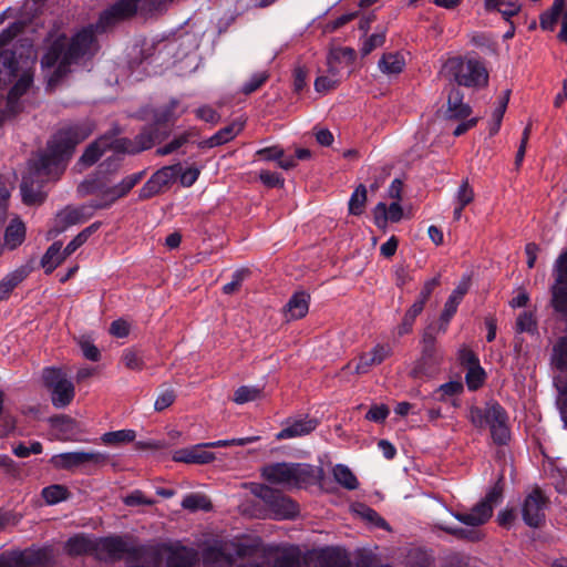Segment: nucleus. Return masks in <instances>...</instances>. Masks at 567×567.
<instances>
[{
    "label": "nucleus",
    "instance_id": "nucleus-1",
    "mask_svg": "<svg viewBox=\"0 0 567 567\" xmlns=\"http://www.w3.org/2000/svg\"><path fill=\"white\" fill-rule=\"evenodd\" d=\"M138 3L140 0H117L100 14L95 25L82 28L71 39L64 33L51 32V44L41 59L48 87L54 89L73 71V66L91 59L99 49L95 32H104L117 22L134 16Z\"/></svg>",
    "mask_w": 567,
    "mask_h": 567
},
{
    "label": "nucleus",
    "instance_id": "nucleus-2",
    "mask_svg": "<svg viewBox=\"0 0 567 567\" xmlns=\"http://www.w3.org/2000/svg\"><path fill=\"white\" fill-rule=\"evenodd\" d=\"M94 127L91 121L85 120L66 124L54 133L45 152L30 163V173L22 178L20 190L24 204L34 205L43 200L41 184L58 178L63 173L76 145L87 138Z\"/></svg>",
    "mask_w": 567,
    "mask_h": 567
},
{
    "label": "nucleus",
    "instance_id": "nucleus-3",
    "mask_svg": "<svg viewBox=\"0 0 567 567\" xmlns=\"http://www.w3.org/2000/svg\"><path fill=\"white\" fill-rule=\"evenodd\" d=\"M18 31V27L12 24L0 32V91L2 86L11 83L17 76L18 60L16 51L13 50V40ZM32 82V73L24 71L10 90L7 99L4 100L3 96L0 95V122L17 113L18 100L30 89Z\"/></svg>",
    "mask_w": 567,
    "mask_h": 567
},
{
    "label": "nucleus",
    "instance_id": "nucleus-4",
    "mask_svg": "<svg viewBox=\"0 0 567 567\" xmlns=\"http://www.w3.org/2000/svg\"><path fill=\"white\" fill-rule=\"evenodd\" d=\"M262 477L272 484L301 487L310 484L318 475L315 466L307 463H272L262 467Z\"/></svg>",
    "mask_w": 567,
    "mask_h": 567
},
{
    "label": "nucleus",
    "instance_id": "nucleus-5",
    "mask_svg": "<svg viewBox=\"0 0 567 567\" xmlns=\"http://www.w3.org/2000/svg\"><path fill=\"white\" fill-rule=\"evenodd\" d=\"M468 419L475 427L488 426L494 443L505 445L509 441L508 416L498 403L487 404L484 409L472 406Z\"/></svg>",
    "mask_w": 567,
    "mask_h": 567
},
{
    "label": "nucleus",
    "instance_id": "nucleus-6",
    "mask_svg": "<svg viewBox=\"0 0 567 567\" xmlns=\"http://www.w3.org/2000/svg\"><path fill=\"white\" fill-rule=\"evenodd\" d=\"M441 74L447 81L467 87L485 85L488 80L487 71L481 61L460 56L449 59L444 63Z\"/></svg>",
    "mask_w": 567,
    "mask_h": 567
},
{
    "label": "nucleus",
    "instance_id": "nucleus-7",
    "mask_svg": "<svg viewBox=\"0 0 567 567\" xmlns=\"http://www.w3.org/2000/svg\"><path fill=\"white\" fill-rule=\"evenodd\" d=\"M148 549L144 546L133 547L120 536L96 538L94 557L101 561H115L125 555L131 559L146 557Z\"/></svg>",
    "mask_w": 567,
    "mask_h": 567
},
{
    "label": "nucleus",
    "instance_id": "nucleus-8",
    "mask_svg": "<svg viewBox=\"0 0 567 567\" xmlns=\"http://www.w3.org/2000/svg\"><path fill=\"white\" fill-rule=\"evenodd\" d=\"M255 494L265 503L274 519H292L299 514L298 504L279 491L261 485L255 491Z\"/></svg>",
    "mask_w": 567,
    "mask_h": 567
},
{
    "label": "nucleus",
    "instance_id": "nucleus-9",
    "mask_svg": "<svg viewBox=\"0 0 567 567\" xmlns=\"http://www.w3.org/2000/svg\"><path fill=\"white\" fill-rule=\"evenodd\" d=\"M43 381L51 391L53 406L62 409L68 406L74 399L75 390L73 383L66 379L65 373L58 368H45Z\"/></svg>",
    "mask_w": 567,
    "mask_h": 567
},
{
    "label": "nucleus",
    "instance_id": "nucleus-10",
    "mask_svg": "<svg viewBox=\"0 0 567 567\" xmlns=\"http://www.w3.org/2000/svg\"><path fill=\"white\" fill-rule=\"evenodd\" d=\"M146 556H155L154 566L158 564V557H164L166 567H192L197 561V551L193 548L175 545H161L157 548L146 547Z\"/></svg>",
    "mask_w": 567,
    "mask_h": 567
},
{
    "label": "nucleus",
    "instance_id": "nucleus-11",
    "mask_svg": "<svg viewBox=\"0 0 567 567\" xmlns=\"http://www.w3.org/2000/svg\"><path fill=\"white\" fill-rule=\"evenodd\" d=\"M107 458L109 455L106 453L99 451H74L52 456L51 463L56 468L70 471L86 464L102 465L106 463Z\"/></svg>",
    "mask_w": 567,
    "mask_h": 567
},
{
    "label": "nucleus",
    "instance_id": "nucleus-12",
    "mask_svg": "<svg viewBox=\"0 0 567 567\" xmlns=\"http://www.w3.org/2000/svg\"><path fill=\"white\" fill-rule=\"evenodd\" d=\"M547 498L540 489H533L522 503V517L524 523L533 528L539 527L545 520Z\"/></svg>",
    "mask_w": 567,
    "mask_h": 567
},
{
    "label": "nucleus",
    "instance_id": "nucleus-13",
    "mask_svg": "<svg viewBox=\"0 0 567 567\" xmlns=\"http://www.w3.org/2000/svg\"><path fill=\"white\" fill-rule=\"evenodd\" d=\"M158 138V130L156 124L145 126L134 140L126 137L117 138L116 154H136L145 150H150Z\"/></svg>",
    "mask_w": 567,
    "mask_h": 567
},
{
    "label": "nucleus",
    "instance_id": "nucleus-14",
    "mask_svg": "<svg viewBox=\"0 0 567 567\" xmlns=\"http://www.w3.org/2000/svg\"><path fill=\"white\" fill-rule=\"evenodd\" d=\"M120 130L116 127L92 142L80 157V163L84 166H92L102 155L111 150L116 154V143Z\"/></svg>",
    "mask_w": 567,
    "mask_h": 567
},
{
    "label": "nucleus",
    "instance_id": "nucleus-15",
    "mask_svg": "<svg viewBox=\"0 0 567 567\" xmlns=\"http://www.w3.org/2000/svg\"><path fill=\"white\" fill-rule=\"evenodd\" d=\"M181 171V165L165 166L156 171L138 190L140 199H148L168 186Z\"/></svg>",
    "mask_w": 567,
    "mask_h": 567
},
{
    "label": "nucleus",
    "instance_id": "nucleus-16",
    "mask_svg": "<svg viewBox=\"0 0 567 567\" xmlns=\"http://www.w3.org/2000/svg\"><path fill=\"white\" fill-rule=\"evenodd\" d=\"M422 355L411 374L413 378H421L426 374L425 365H437L442 360V351L436 347V337L431 331L422 336Z\"/></svg>",
    "mask_w": 567,
    "mask_h": 567
},
{
    "label": "nucleus",
    "instance_id": "nucleus-17",
    "mask_svg": "<svg viewBox=\"0 0 567 567\" xmlns=\"http://www.w3.org/2000/svg\"><path fill=\"white\" fill-rule=\"evenodd\" d=\"M49 559L50 553L47 549H28L9 556H0V567L42 566Z\"/></svg>",
    "mask_w": 567,
    "mask_h": 567
},
{
    "label": "nucleus",
    "instance_id": "nucleus-18",
    "mask_svg": "<svg viewBox=\"0 0 567 567\" xmlns=\"http://www.w3.org/2000/svg\"><path fill=\"white\" fill-rule=\"evenodd\" d=\"M79 192L82 195L96 194V207L105 209L111 207L121 197L115 190V186H105L97 181H85L79 186Z\"/></svg>",
    "mask_w": 567,
    "mask_h": 567
},
{
    "label": "nucleus",
    "instance_id": "nucleus-19",
    "mask_svg": "<svg viewBox=\"0 0 567 567\" xmlns=\"http://www.w3.org/2000/svg\"><path fill=\"white\" fill-rule=\"evenodd\" d=\"M318 426V421L313 417L302 416L288 419L281 431L276 434L278 441L300 437L310 434Z\"/></svg>",
    "mask_w": 567,
    "mask_h": 567
},
{
    "label": "nucleus",
    "instance_id": "nucleus-20",
    "mask_svg": "<svg viewBox=\"0 0 567 567\" xmlns=\"http://www.w3.org/2000/svg\"><path fill=\"white\" fill-rule=\"evenodd\" d=\"M392 347L386 343L375 344L369 352L362 353L354 368L355 373L365 374L372 367L381 364L384 360L392 355Z\"/></svg>",
    "mask_w": 567,
    "mask_h": 567
},
{
    "label": "nucleus",
    "instance_id": "nucleus-21",
    "mask_svg": "<svg viewBox=\"0 0 567 567\" xmlns=\"http://www.w3.org/2000/svg\"><path fill=\"white\" fill-rule=\"evenodd\" d=\"M355 59V51L351 48H338L329 52L327 58V74L340 79L343 68L350 66Z\"/></svg>",
    "mask_w": 567,
    "mask_h": 567
},
{
    "label": "nucleus",
    "instance_id": "nucleus-22",
    "mask_svg": "<svg viewBox=\"0 0 567 567\" xmlns=\"http://www.w3.org/2000/svg\"><path fill=\"white\" fill-rule=\"evenodd\" d=\"M205 443L192 447L181 449L174 452L173 460L186 464H208L215 460V455L205 451Z\"/></svg>",
    "mask_w": 567,
    "mask_h": 567
},
{
    "label": "nucleus",
    "instance_id": "nucleus-23",
    "mask_svg": "<svg viewBox=\"0 0 567 567\" xmlns=\"http://www.w3.org/2000/svg\"><path fill=\"white\" fill-rule=\"evenodd\" d=\"M310 295L303 290L296 291L284 307L286 321L303 318L309 311Z\"/></svg>",
    "mask_w": 567,
    "mask_h": 567
},
{
    "label": "nucleus",
    "instance_id": "nucleus-24",
    "mask_svg": "<svg viewBox=\"0 0 567 567\" xmlns=\"http://www.w3.org/2000/svg\"><path fill=\"white\" fill-rule=\"evenodd\" d=\"M403 217V208L399 202H393L389 206L385 203L380 202L373 209L374 224L379 228H385L388 221L398 223Z\"/></svg>",
    "mask_w": 567,
    "mask_h": 567
},
{
    "label": "nucleus",
    "instance_id": "nucleus-25",
    "mask_svg": "<svg viewBox=\"0 0 567 567\" xmlns=\"http://www.w3.org/2000/svg\"><path fill=\"white\" fill-rule=\"evenodd\" d=\"M203 564L205 567H233L234 558L227 553L221 544L208 546L203 551Z\"/></svg>",
    "mask_w": 567,
    "mask_h": 567
},
{
    "label": "nucleus",
    "instance_id": "nucleus-26",
    "mask_svg": "<svg viewBox=\"0 0 567 567\" xmlns=\"http://www.w3.org/2000/svg\"><path fill=\"white\" fill-rule=\"evenodd\" d=\"M50 424L56 431L58 439L61 441H76L80 433L78 422L66 415H60L50 419Z\"/></svg>",
    "mask_w": 567,
    "mask_h": 567
},
{
    "label": "nucleus",
    "instance_id": "nucleus-27",
    "mask_svg": "<svg viewBox=\"0 0 567 567\" xmlns=\"http://www.w3.org/2000/svg\"><path fill=\"white\" fill-rule=\"evenodd\" d=\"M453 516L460 523L475 527L485 524L492 517V509L488 505L477 503L471 511L453 513Z\"/></svg>",
    "mask_w": 567,
    "mask_h": 567
},
{
    "label": "nucleus",
    "instance_id": "nucleus-28",
    "mask_svg": "<svg viewBox=\"0 0 567 567\" xmlns=\"http://www.w3.org/2000/svg\"><path fill=\"white\" fill-rule=\"evenodd\" d=\"M95 542L96 538L85 535L76 534L68 539L65 543V550L71 556H81L95 554Z\"/></svg>",
    "mask_w": 567,
    "mask_h": 567
},
{
    "label": "nucleus",
    "instance_id": "nucleus-29",
    "mask_svg": "<svg viewBox=\"0 0 567 567\" xmlns=\"http://www.w3.org/2000/svg\"><path fill=\"white\" fill-rule=\"evenodd\" d=\"M70 255H65V248L62 250V243L54 241L44 252L41 258V267L44 269L47 275H50L55 270L65 258Z\"/></svg>",
    "mask_w": 567,
    "mask_h": 567
},
{
    "label": "nucleus",
    "instance_id": "nucleus-30",
    "mask_svg": "<svg viewBox=\"0 0 567 567\" xmlns=\"http://www.w3.org/2000/svg\"><path fill=\"white\" fill-rule=\"evenodd\" d=\"M471 106L463 102V93L453 87L447 97V116L450 118L462 120L471 114Z\"/></svg>",
    "mask_w": 567,
    "mask_h": 567
},
{
    "label": "nucleus",
    "instance_id": "nucleus-31",
    "mask_svg": "<svg viewBox=\"0 0 567 567\" xmlns=\"http://www.w3.org/2000/svg\"><path fill=\"white\" fill-rule=\"evenodd\" d=\"M244 128V123L239 121H234L229 125L220 128L209 138L204 142V145L207 147H216L224 145L230 141H233Z\"/></svg>",
    "mask_w": 567,
    "mask_h": 567
},
{
    "label": "nucleus",
    "instance_id": "nucleus-32",
    "mask_svg": "<svg viewBox=\"0 0 567 567\" xmlns=\"http://www.w3.org/2000/svg\"><path fill=\"white\" fill-rule=\"evenodd\" d=\"M78 210L75 207L68 206L60 210L54 218V226L49 231L51 236H56L63 233L68 227L81 224L79 219Z\"/></svg>",
    "mask_w": 567,
    "mask_h": 567
},
{
    "label": "nucleus",
    "instance_id": "nucleus-33",
    "mask_svg": "<svg viewBox=\"0 0 567 567\" xmlns=\"http://www.w3.org/2000/svg\"><path fill=\"white\" fill-rule=\"evenodd\" d=\"M378 66L388 76L398 75L403 71L405 60L399 52L384 53L379 60Z\"/></svg>",
    "mask_w": 567,
    "mask_h": 567
},
{
    "label": "nucleus",
    "instance_id": "nucleus-34",
    "mask_svg": "<svg viewBox=\"0 0 567 567\" xmlns=\"http://www.w3.org/2000/svg\"><path fill=\"white\" fill-rule=\"evenodd\" d=\"M25 239V226L19 219L14 218L11 220L4 233V246L13 250L20 246Z\"/></svg>",
    "mask_w": 567,
    "mask_h": 567
},
{
    "label": "nucleus",
    "instance_id": "nucleus-35",
    "mask_svg": "<svg viewBox=\"0 0 567 567\" xmlns=\"http://www.w3.org/2000/svg\"><path fill=\"white\" fill-rule=\"evenodd\" d=\"M29 271L27 267H20L11 272H9L1 281H0V300H6L11 291L23 281Z\"/></svg>",
    "mask_w": 567,
    "mask_h": 567
},
{
    "label": "nucleus",
    "instance_id": "nucleus-36",
    "mask_svg": "<svg viewBox=\"0 0 567 567\" xmlns=\"http://www.w3.org/2000/svg\"><path fill=\"white\" fill-rule=\"evenodd\" d=\"M565 7V0H554L551 7L539 17V24L542 29L553 31L559 17L563 18V13L566 11Z\"/></svg>",
    "mask_w": 567,
    "mask_h": 567
},
{
    "label": "nucleus",
    "instance_id": "nucleus-37",
    "mask_svg": "<svg viewBox=\"0 0 567 567\" xmlns=\"http://www.w3.org/2000/svg\"><path fill=\"white\" fill-rule=\"evenodd\" d=\"M136 433L134 430H118L106 432L101 436V442L109 446H120L131 443L135 440Z\"/></svg>",
    "mask_w": 567,
    "mask_h": 567
},
{
    "label": "nucleus",
    "instance_id": "nucleus-38",
    "mask_svg": "<svg viewBox=\"0 0 567 567\" xmlns=\"http://www.w3.org/2000/svg\"><path fill=\"white\" fill-rule=\"evenodd\" d=\"M182 507L189 512L204 511L209 512L213 505L208 497L198 493H190L184 496Z\"/></svg>",
    "mask_w": 567,
    "mask_h": 567
},
{
    "label": "nucleus",
    "instance_id": "nucleus-39",
    "mask_svg": "<svg viewBox=\"0 0 567 567\" xmlns=\"http://www.w3.org/2000/svg\"><path fill=\"white\" fill-rule=\"evenodd\" d=\"M334 480L347 489H355L359 486V482L352 471L343 464H337L332 468Z\"/></svg>",
    "mask_w": 567,
    "mask_h": 567
},
{
    "label": "nucleus",
    "instance_id": "nucleus-40",
    "mask_svg": "<svg viewBox=\"0 0 567 567\" xmlns=\"http://www.w3.org/2000/svg\"><path fill=\"white\" fill-rule=\"evenodd\" d=\"M102 223L95 221L80 231L66 246H65V255H72L78 248H80L89 237L95 233Z\"/></svg>",
    "mask_w": 567,
    "mask_h": 567
},
{
    "label": "nucleus",
    "instance_id": "nucleus-41",
    "mask_svg": "<svg viewBox=\"0 0 567 567\" xmlns=\"http://www.w3.org/2000/svg\"><path fill=\"white\" fill-rule=\"evenodd\" d=\"M551 361L559 371L567 370V336L561 337L554 346Z\"/></svg>",
    "mask_w": 567,
    "mask_h": 567
},
{
    "label": "nucleus",
    "instance_id": "nucleus-42",
    "mask_svg": "<svg viewBox=\"0 0 567 567\" xmlns=\"http://www.w3.org/2000/svg\"><path fill=\"white\" fill-rule=\"evenodd\" d=\"M553 292V307L556 311L566 313L567 312V282L566 284H557L554 282L551 287Z\"/></svg>",
    "mask_w": 567,
    "mask_h": 567
},
{
    "label": "nucleus",
    "instance_id": "nucleus-43",
    "mask_svg": "<svg viewBox=\"0 0 567 567\" xmlns=\"http://www.w3.org/2000/svg\"><path fill=\"white\" fill-rule=\"evenodd\" d=\"M509 100V91H505L504 95L499 99L498 105L495 107L492 118L493 122L489 125V134L494 135L499 131L503 116L506 112V107Z\"/></svg>",
    "mask_w": 567,
    "mask_h": 567
},
{
    "label": "nucleus",
    "instance_id": "nucleus-44",
    "mask_svg": "<svg viewBox=\"0 0 567 567\" xmlns=\"http://www.w3.org/2000/svg\"><path fill=\"white\" fill-rule=\"evenodd\" d=\"M367 202V188L364 185H359L352 193L349 200V212L352 215H361Z\"/></svg>",
    "mask_w": 567,
    "mask_h": 567
},
{
    "label": "nucleus",
    "instance_id": "nucleus-45",
    "mask_svg": "<svg viewBox=\"0 0 567 567\" xmlns=\"http://www.w3.org/2000/svg\"><path fill=\"white\" fill-rule=\"evenodd\" d=\"M42 496L50 505L58 504L69 497V491L63 485H50L42 489Z\"/></svg>",
    "mask_w": 567,
    "mask_h": 567
},
{
    "label": "nucleus",
    "instance_id": "nucleus-46",
    "mask_svg": "<svg viewBox=\"0 0 567 567\" xmlns=\"http://www.w3.org/2000/svg\"><path fill=\"white\" fill-rule=\"evenodd\" d=\"M261 389L258 386L243 385L234 393V401L237 404H244L255 401L261 396Z\"/></svg>",
    "mask_w": 567,
    "mask_h": 567
},
{
    "label": "nucleus",
    "instance_id": "nucleus-47",
    "mask_svg": "<svg viewBox=\"0 0 567 567\" xmlns=\"http://www.w3.org/2000/svg\"><path fill=\"white\" fill-rule=\"evenodd\" d=\"M485 378L486 373L481 364L467 368L465 374L466 385L470 390L475 391L483 385Z\"/></svg>",
    "mask_w": 567,
    "mask_h": 567
},
{
    "label": "nucleus",
    "instance_id": "nucleus-48",
    "mask_svg": "<svg viewBox=\"0 0 567 567\" xmlns=\"http://www.w3.org/2000/svg\"><path fill=\"white\" fill-rule=\"evenodd\" d=\"M144 177V172H137L125 176L120 183L115 184V190L122 198L126 196Z\"/></svg>",
    "mask_w": 567,
    "mask_h": 567
},
{
    "label": "nucleus",
    "instance_id": "nucleus-49",
    "mask_svg": "<svg viewBox=\"0 0 567 567\" xmlns=\"http://www.w3.org/2000/svg\"><path fill=\"white\" fill-rule=\"evenodd\" d=\"M355 513L360 515L365 522L371 523L377 527L388 528L386 522L371 507L359 504L354 508Z\"/></svg>",
    "mask_w": 567,
    "mask_h": 567
},
{
    "label": "nucleus",
    "instance_id": "nucleus-50",
    "mask_svg": "<svg viewBox=\"0 0 567 567\" xmlns=\"http://www.w3.org/2000/svg\"><path fill=\"white\" fill-rule=\"evenodd\" d=\"M178 106L177 100H172L167 105L163 107H158L152 111V118L154 120L155 124L166 123L174 118L175 110Z\"/></svg>",
    "mask_w": 567,
    "mask_h": 567
},
{
    "label": "nucleus",
    "instance_id": "nucleus-51",
    "mask_svg": "<svg viewBox=\"0 0 567 567\" xmlns=\"http://www.w3.org/2000/svg\"><path fill=\"white\" fill-rule=\"evenodd\" d=\"M269 79L268 71H258L254 73L248 81H246L241 86V92L246 95L251 94L257 91L261 85L266 83Z\"/></svg>",
    "mask_w": 567,
    "mask_h": 567
},
{
    "label": "nucleus",
    "instance_id": "nucleus-52",
    "mask_svg": "<svg viewBox=\"0 0 567 567\" xmlns=\"http://www.w3.org/2000/svg\"><path fill=\"white\" fill-rule=\"evenodd\" d=\"M259 440H260V436L254 435V436L238 437V439H231V440H218V441L205 443V445L213 447V449L228 447V446H233V445L244 446L247 444L255 443Z\"/></svg>",
    "mask_w": 567,
    "mask_h": 567
},
{
    "label": "nucleus",
    "instance_id": "nucleus-53",
    "mask_svg": "<svg viewBox=\"0 0 567 567\" xmlns=\"http://www.w3.org/2000/svg\"><path fill=\"white\" fill-rule=\"evenodd\" d=\"M516 331L519 333H535L537 331V323L532 312L524 311L518 316Z\"/></svg>",
    "mask_w": 567,
    "mask_h": 567
},
{
    "label": "nucleus",
    "instance_id": "nucleus-54",
    "mask_svg": "<svg viewBox=\"0 0 567 567\" xmlns=\"http://www.w3.org/2000/svg\"><path fill=\"white\" fill-rule=\"evenodd\" d=\"M272 567H302V565L298 553L287 550L276 557Z\"/></svg>",
    "mask_w": 567,
    "mask_h": 567
},
{
    "label": "nucleus",
    "instance_id": "nucleus-55",
    "mask_svg": "<svg viewBox=\"0 0 567 567\" xmlns=\"http://www.w3.org/2000/svg\"><path fill=\"white\" fill-rule=\"evenodd\" d=\"M502 480L503 477L498 478L497 483L489 488V491L486 493L485 497L480 502V504L488 505L493 511L494 506L501 503L503 498Z\"/></svg>",
    "mask_w": 567,
    "mask_h": 567
},
{
    "label": "nucleus",
    "instance_id": "nucleus-56",
    "mask_svg": "<svg viewBox=\"0 0 567 567\" xmlns=\"http://www.w3.org/2000/svg\"><path fill=\"white\" fill-rule=\"evenodd\" d=\"M122 361L124 365L134 371H141L144 369L143 358L135 350L127 349L123 352Z\"/></svg>",
    "mask_w": 567,
    "mask_h": 567
},
{
    "label": "nucleus",
    "instance_id": "nucleus-57",
    "mask_svg": "<svg viewBox=\"0 0 567 567\" xmlns=\"http://www.w3.org/2000/svg\"><path fill=\"white\" fill-rule=\"evenodd\" d=\"M555 281L557 284L567 282V249L561 252L554 264Z\"/></svg>",
    "mask_w": 567,
    "mask_h": 567
},
{
    "label": "nucleus",
    "instance_id": "nucleus-58",
    "mask_svg": "<svg viewBox=\"0 0 567 567\" xmlns=\"http://www.w3.org/2000/svg\"><path fill=\"white\" fill-rule=\"evenodd\" d=\"M473 199V188L470 186L468 181H463L455 194L456 204L461 205V207H466Z\"/></svg>",
    "mask_w": 567,
    "mask_h": 567
},
{
    "label": "nucleus",
    "instance_id": "nucleus-59",
    "mask_svg": "<svg viewBox=\"0 0 567 567\" xmlns=\"http://www.w3.org/2000/svg\"><path fill=\"white\" fill-rule=\"evenodd\" d=\"M390 414L385 404H373L365 414V419L375 423H383Z\"/></svg>",
    "mask_w": 567,
    "mask_h": 567
},
{
    "label": "nucleus",
    "instance_id": "nucleus-60",
    "mask_svg": "<svg viewBox=\"0 0 567 567\" xmlns=\"http://www.w3.org/2000/svg\"><path fill=\"white\" fill-rule=\"evenodd\" d=\"M248 269H238L233 274L231 281L223 286V292L231 295L236 292L241 286L245 278L248 276Z\"/></svg>",
    "mask_w": 567,
    "mask_h": 567
},
{
    "label": "nucleus",
    "instance_id": "nucleus-61",
    "mask_svg": "<svg viewBox=\"0 0 567 567\" xmlns=\"http://www.w3.org/2000/svg\"><path fill=\"white\" fill-rule=\"evenodd\" d=\"M340 83V79H334L333 76H329V75H320V76H317L316 81H315V90L318 92V93H321V94H324V93H328L329 91L336 89Z\"/></svg>",
    "mask_w": 567,
    "mask_h": 567
},
{
    "label": "nucleus",
    "instance_id": "nucleus-62",
    "mask_svg": "<svg viewBox=\"0 0 567 567\" xmlns=\"http://www.w3.org/2000/svg\"><path fill=\"white\" fill-rule=\"evenodd\" d=\"M463 391V384L460 381H450L440 385L436 390L437 399L445 400L449 396L456 395Z\"/></svg>",
    "mask_w": 567,
    "mask_h": 567
},
{
    "label": "nucleus",
    "instance_id": "nucleus-63",
    "mask_svg": "<svg viewBox=\"0 0 567 567\" xmlns=\"http://www.w3.org/2000/svg\"><path fill=\"white\" fill-rule=\"evenodd\" d=\"M175 399H176V394L173 389L163 390L162 392H159V394L157 395V398L155 400V403H154L155 411L161 412V411L167 409L168 406H171L174 403Z\"/></svg>",
    "mask_w": 567,
    "mask_h": 567
},
{
    "label": "nucleus",
    "instance_id": "nucleus-64",
    "mask_svg": "<svg viewBox=\"0 0 567 567\" xmlns=\"http://www.w3.org/2000/svg\"><path fill=\"white\" fill-rule=\"evenodd\" d=\"M385 35L383 33H373L367 38L361 47L362 55L370 54L374 49L381 47L384 43Z\"/></svg>",
    "mask_w": 567,
    "mask_h": 567
}]
</instances>
